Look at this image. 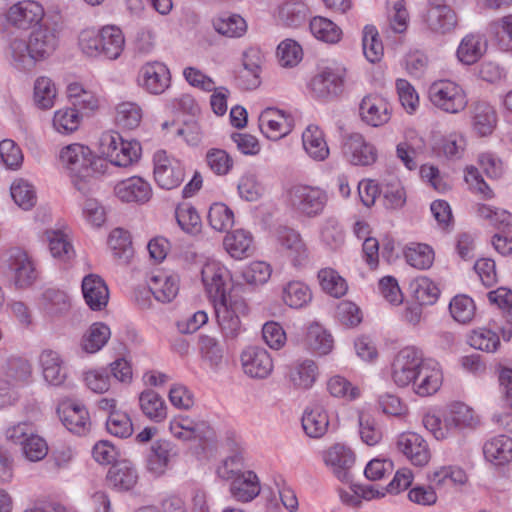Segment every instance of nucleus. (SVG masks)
Here are the masks:
<instances>
[{
  "mask_svg": "<svg viewBox=\"0 0 512 512\" xmlns=\"http://www.w3.org/2000/svg\"><path fill=\"white\" fill-rule=\"evenodd\" d=\"M98 164L127 169L137 164L142 157V144L136 138H125L115 129L102 131L95 142Z\"/></svg>",
  "mask_w": 512,
  "mask_h": 512,
  "instance_id": "obj_4",
  "label": "nucleus"
},
{
  "mask_svg": "<svg viewBox=\"0 0 512 512\" xmlns=\"http://www.w3.org/2000/svg\"><path fill=\"white\" fill-rule=\"evenodd\" d=\"M240 359L243 372L250 378L265 379L273 372V359L269 352L262 347L245 348Z\"/></svg>",
  "mask_w": 512,
  "mask_h": 512,
  "instance_id": "obj_25",
  "label": "nucleus"
},
{
  "mask_svg": "<svg viewBox=\"0 0 512 512\" xmlns=\"http://www.w3.org/2000/svg\"><path fill=\"white\" fill-rule=\"evenodd\" d=\"M301 423L308 437L321 438L327 433L329 428L330 417L328 410L320 404L310 405L304 410Z\"/></svg>",
  "mask_w": 512,
  "mask_h": 512,
  "instance_id": "obj_40",
  "label": "nucleus"
},
{
  "mask_svg": "<svg viewBox=\"0 0 512 512\" xmlns=\"http://www.w3.org/2000/svg\"><path fill=\"white\" fill-rule=\"evenodd\" d=\"M125 44L122 29L111 24L82 29L77 37L80 52L85 57L95 60H117L124 52Z\"/></svg>",
  "mask_w": 512,
  "mask_h": 512,
  "instance_id": "obj_5",
  "label": "nucleus"
},
{
  "mask_svg": "<svg viewBox=\"0 0 512 512\" xmlns=\"http://www.w3.org/2000/svg\"><path fill=\"white\" fill-rule=\"evenodd\" d=\"M59 47V36L55 29L40 25L26 35L15 33L7 37L4 46L5 58L17 69L27 64H37L51 58Z\"/></svg>",
  "mask_w": 512,
  "mask_h": 512,
  "instance_id": "obj_2",
  "label": "nucleus"
},
{
  "mask_svg": "<svg viewBox=\"0 0 512 512\" xmlns=\"http://www.w3.org/2000/svg\"><path fill=\"white\" fill-rule=\"evenodd\" d=\"M212 26L219 35L230 39L242 38L248 32L246 19L238 13H221L213 18Z\"/></svg>",
  "mask_w": 512,
  "mask_h": 512,
  "instance_id": "obj_44",
  "label": "nucleus"
},
{
  "mask_svg": "<svg viewBox=\"0 0 512 512\" xmlns=\"http://www.w3.org/2000/svg\"><path fill=\"white\" fill-rule=\"evenodd\" d=\"M496 124L497 115L493 106L486 102H479L474 105L471 115V126L477 136H490Z\"/></svg>",
  "mask_w": 512,
  "mask_h": 512,
  "instance_id": "obj_50",
  "label": "nucleus"
},
{
  "mask_svg": "<svg viewBox=\"0 0 512 512\" xmlns=\"http://www.w3.org/2000/svg\"><path fill=\"white\" fill-rule=\"evenodd\" d=\"M346 78L347 68L342 62L335 59L322 60L309 82V89L318 99H331L343 92Z\"/></svg>",
  "mask_w": 512,
  "mask_h": 512,
  "instance_id": "obj_7",
  "label": "nucleus"
},
{
  "mask_svg": "<svg viewBox=\"0 0 512 512\" xmlns=\"http://www.w3.org/2000/svg\"><path fill=\"white\" fill-rule=\"evenodd\" d=\"M355 459L352 449L342 443H335L322 452L324 464L340 481L349 480Z\"/></svg>",
  "mask_w": 512,
  "mask_h": 512,
  "instance_id": "obj_23",
  "label": "nucleus"
},
{
  "mask_svg": "<svg viewBox=\"0 0 512 512\" xmlns=\"http://www.w3.org/2000/svg\"><path fill=\"white\" fill-rule=\"evenodd\" d=\"M175 219L181 231L196 236L202 231V220L197 209L190 203H181L175 208Z\"/></svg>",
  "mask_w": 512,
  "mask_h": 512,
  "instance_id": "obj_61",
  "label": "nucleus"
},
{
  "mask_svg": "<svg viewBox=\"0 0 512 512\" xmlns=\"http://www.w3.org/2000/svg\"><path fill=\"white\" fill-rule=\"evenodd\" d=\"M326 389L333 398L349 402L358 400L362 395L360 387L342 375H333L328 378Z\"/></svg>",
  "mask_w": 512,
  "mask_h": 512,
  "instance_id": "obj_62",
  "label": "nucleus"
},
{
  "mask_svg": "<svg viewBox=\"0 0 512 512\" xmlns=\"http://www.w3.org/2000/svg\"><path fill=\"white\" fill-rule=\"evenodd\" d=\"M483 454L485 460L494 466L508 465L512 462V438L505 434L490 437L483 445Z\"/></svg>",
  "mask_w": 512,
  "mask_h": 512,
  "instance_id": "obj_37",
  "label": "nucleus"
},
{
  "mask_svg": "<svg viewBox=\"0 0 512 512\" xmlns=\"http://www.w3.org/2000/svg\"><path fill=\"white\" fill-rule=\"evenodd\" d=\"M107 247L112 256L121 262L126 263L133 256L131 236L128 231L122 228H115L110 231L107 237Z\"/></svg>",
  "mask_w": 512,
  "mask_h": 512,
  "instance_id": "obj_60",
  "label": "nucleus"
},
{
  "mask_svg": "<svg viewBox=\"0 0 512 512\" xmlns=\"http://www.w3.org/2000/svg\"><path fill=\"white\" fill-rule=\"evenodd\" d=\"M113 194L122 203L143 205L151 200L153 188L148 180L134 175L118 181Z\"/></svg>",
  "mask_w": 512,
  "mask_h": 512,
  "instance_id": "obj_21",
  "label": "nucleus"
},
{
  "mask_svg": "<svg viewBox=\"0 0 512 512\" xmlns=\"http://www.w3.org/2000/svg\"><path fill=\"white\" fill-rule=\"evenodd\" d=\"M426 359L422 352L415 347L408 346L401 349L391 365L393 383L400 388L413 385Z\"/></svg>",
  "mask_w": 512,
  "mask_h": 512,
  "instance_id": "obj_13",
  "label": "nucleus"
},
{
  "mask_svg": "<svg viewBox=\"0 0 512 512\" xmlns=\"http://www.w3.org/2000/svg\"><path fill=\"white\" fill-rule=\"evenodd\" d=\"M264 55L257 47H249L243 52L241 85L246 89H256L261 84Z\"/></svg>",
  "mask_w": 512,
  "mask_h": 512,
  "instance_id": "obj_34",
  "label": "nucleus"
},
{
  "mask_svg": "<svg viewBox=\"0 0 512 512\" xmlns=\"http://www.w3.org/2000/svg\"><path fill=\"white\" fill-rule=\"evenodd\" d=\"M41 373L46 383L51 386L63 385L68 377L61 355L53 350H44L39 356Z\"/></svg>",
  "mask_w": 512,
  "mask_h": 512,
  "instance_id": "obj_39",
  "label": "nucleus"
},
{
  "mask_svg": "<svg viewBox=\"0 0 512 512\" xmlns=\"http://www.w3.org/2000/svg\"><path fill=\"white\" fill-rule=\"evenodd\" d=\"M153 179L161 189L172 190L179 187L186 176L183 162L174 154L159 149L152 156Z\"/></svg>",
  "mask_w": 512,
  "mask_h": 512,
  "instance_id": "obj_11",
  "label": "nucleus"
},
{
  "mask_svg": "<svg viewBox=\"0 0 512 512\" xmlns=\"http://www.w3.org/2000/svg\"><path fill=\"white\" fill-rule=\"evenodd\" d=\"M60 91L55 80L47 75L37 76L31 86V105L41 112L52 110L59 101Z\"/></svg>",
  "mask_w": 512,
  "mask_h": 512,
  "instance_id": "obj_26",
  "label": "nucleus"
},
{
  "mask_svg": "<svg viewBox=\"0 0 512 512\" xmlns=\"http://www.w3.org/2000/svg\"><path fill=\"white\" fill-rule=\"evenodd\" d=\"M392 115L393 106L390 100L382 94H367L360 102V119L370 127L377 128L388 124Z\"/></svg>",
  "mask_w": 512,
  "mask_h": 512,
  "instance_id": "obj_19",
  "label": "nucleus"
},
{
  "mask_svg": "<svg viewBox=\"0 0 512 512\" xmlns=\"http://www.w3.org/2000/svg\"><path fill=\"white\" fill-rule=\"evenodd\" d=\"M396 447L413 466L425 467L431 461L432 454L427 440L416 432L400 433L396 440Z\"/></svg>",
  "mask_w": 512,
  "mask_h": 512,
  "instance_id": "obj_20",
  "label": "nucleus"
},
{
  "mask_svg": "<svg viewBox=\"0 0 512 512\" xmlns=\"http://www.w3.org/2000/svg\"><path fill=\"white\" fill-rule=\"evenodd\" d=\"M86 118L80 111L68 104L53 111L50 126L55 134L69 137L80 131Z\"/></svg>",
  "mask_w": 512,
  "mask_h": 512,
  "instance_id": "obj_29",
  "label": "nucleus"
},
{
  "mask_svg": "<svg viewBox=\"0 0 512 512\" xmlns=\"http://www.w3.org/2000/svg\"><path fill=\"white\" fill-rule=\"evenodd\" d=\"M113 118L115 124L122 130L133 131L140 127L144 110L138 102L121 101L114 107Z\"/></svg>",
  "mask_w": 512,
  "mask_h": 512,
  "instance_id": "obj_45",
  "label": "nucleus"
},
{
  "mask_svg": "<svg viewBox=\"0 0 512 512\" xmlns=\"http://www.w3.org/2000/svg\"><path fill=\"white\" fill-rule=\"evenodd\" d=\"M403 257L411 267L418 270H426L433 265L435 253L428 244L414 242L404 247Z\"/></svg>",
  "mask_w": 512,
  "mask_h": 512,
  "instance_id": "obj_57",
  "label": "nucleus"
},
{
  "mask_svg": "<svg viewBox=\"0 0 512 512\" xmlns=\"http://www.w3.org/2000/svg\"><path fill=\"white\" fill-rule=\"evenodd\" d=\"M111 335V329L106 323L94 322L82 333L78 341V348L84 355H95L108 344Z\"/></svg>",
  "mask_w": 512,
  "mask_h": 512,
  "instance_id": "obj_32",
  "label": "nucleus"
},
{
  "mask_svg": "<svg viewBox=\"0 0 512 512\" xmlns=\"http://www.w3.org/2000/svg\"><path fill=\"white\" fill-rule=\"evenodd\" d=\"M55 158L57 165L69 177L72 185L83 193L92 190L96 175L104 174V165L97 163L94 150L83 142L61 145Z\"/></svg>",
  "mask_w": 512,
  "mask_h": 512,
  "instance_id": "obj_3",
  "label": "nucleus"
},
{
  "mask_svg": "<svg viewBox=\"0 0 512 512\" xmlns=\"http://www.w3.org/2000/svg\"><path fill=\"white\" fill-rule=\"evenodd\" d=\"M428 99L438 110L447 114H458L468 106V95L464 87L450 79L436 80L428 88Z\"/></svg>",
  "mask_w": 512,
  "mask_h": 512,
  "instance_id": "obj_8",
  "label": "nucleus"
},
{
  "mask_svg": "<svg viewBox=\"0 0 512 512\" xmlns=\"http://www.w3.org/2000/svg\"><path fill=\"white\" fill-rule=\"evenodd\" d=\"M304 343L309 351L319 356L329 354L334 348L332 334L318 322L308 326Z\"/></svg>",
  "mask_w": 512,
  "mask_h": 512,
  "instance_id": "obj_47",
  "label": "nucleus"
},
{
  "mask_svg": "<svg viewBox=\"0 0 512 512\" xmlns=\"http://www.w3.org/2000/svg\"><path fill=\"white\" fill-rule=\"evenodd\" d=\"M168 429L172 437L178 441L200 442L192 450L193 456L199 462H206L213 457V451L206 447V443L215 439V431L207 420L178 414L170 419Z\"/></svg>",
  "mask_w": 512,
  "mask_h": 512,
  "instance_id": "obj_6",
  "label": "nucleus"
},
{
  "mask_svg": "<svg viewBox=\"0 0 512 512\" xmlns=\"http://www.w3.org/2000/svg\"><path fill=\"white\" fill-rule=\"evenodd\" d=\"M146 286L155 301L161 304L173 302L180 291V276L168 268H157L146 278Z\"/></svg>",
  "mask_w": 512,
  "mask_h": 512,
  "instance_id": "obj_17",
  "label": "nucleus"
},
{
  "mask_svg": "<svg viewBox=\"0 0 512 512\" xmlns=\"http://www.w3.org/2000/svg\"><path fill=\"white\" fill-rule=\"evenodd\" d=\"M443 383L442 365L434 359L427 358L413 383V392L419 397H430L440 391Z\"/></svg>",
  "mask_w": 512,
  "mask_h": 512,
  "instance_id": "obj_24",
  "label": "nucleus"
},
{
  "mask_svg": "<svg viewBox=\"0 0 512 512\" xmlns=\"http://www.w3.org/2000/svg\"><path fill=\"white\" fill-rule=\"evenodd\" d=\"M445 413L455 432L474 428L480 422L475 410L461 401L452 402Z\"/></svg>",
  "mask_w": 512,
  "mask_h": 512,
  "instance_id": "obj_51",
  "label": "nucleus"
},
{
  "mask_svg": "<svg viewBox=\"0 0 512 512\" xmlns=\"http://www.w3.org/2000/svg\"><path fill=\"white\" fill-rule=\"evenodd\" d=\"M65 97L70 106L87 118L96 114L103 106L101 94L93 86L80 80L67 82Z\"/></svg>",
  "mask_w": 512,
  "mask_h": 512,
  "instance_id": "obj_14",
  "label": "nucleus"
},
{
  "mask_svg": "<svg viewBox=\"0 0 512 512\" xmlns=\"http://www.w3.org/2000/svg\"><path fill=\"white\" fill-rule=\"evenodd\" d=\"M139 407L151 421L159 423L167 417L168 408L164 399L153 390H144L139 394Z\"/></svg>",
  "mask_w": 512,
  "mask_h": 512,
  "instance_id": "obj_58",
  "label": "nucleus"
},
{
  "mask_svg": "<svg viewBox=\"0 0 512 512\" xmlns=\"http://www.w3.org/2000/svg\"><path fill=\"white\" fill-rule=\"evenodd\" d=\"M302 147L315 161H323L329 156V147L323 131L315 124H309L302 132Z\"/></svg>",
  "mask_w": 512,
  "mask_h": 512,
  "instance_id": "obj_46",
  "label": "nucleus"
},
{
  "mask_svg": "<svg viewBox=\"0 0 512 512\" xmlns=\"http://www.w3.org/2000/svg\"><path fill=\"white\" fill-rule=\"evenodd\" d=\"M206 219L213 231L228 232L235 224V213L226 203L217 201L209 206Z\"/></svg>",
  "mask_w": 512,
  "mask_h": 512,
  "instance_id": "obj_56",
  "label": "nucleus"
},
{
  "mask_svg": "<svg viewBox=\"0 0 512 512\" xmlns=\"http://www.w3.org/2000/svg\"><path fill=\"white\" fill-rule=\"evenodd\" d=\"M45 238L53 258L65 261L73 254V247L69 242L68 233L62 228L46 230Z\"/></svg>",
  "mask_w": 512,
  "mask_h": 512,
  "instance_id": "obj_63",
  "label": "nucleus"
},
{
  "mask_svg": "<svg viewBox=\"0 0 512 512\" xmlns=\"http://www.w3.org/2000/svg\"><path fill=\"white\" fill-rule=\"evenodd\" d=\"M487 48L488 43L483 35L469 33L460 40L456 49V58L461 64L470 66L485 55Z\"/></svg>",
  "mask_w": 512,
  "mask_h": 512,
  "instance_id": "obj_38",
  "label": "nucleus"
},
{
  "mask_svg": "<svg viewBox=\"0 0 512 512\" xmlns=\"http://www.w3.org/2000/svg\"><path fill=\"white\" fill-rule=\"evenodd\" d=\"M272 273L273 268L270 263L254 260L241 268L240 277L246 286L257 289L269 282Z\"/></svg>",
  "mask_w": 512,
  "mask_h": 512,
  "instance_id": "obj_54",
  "label": "nucleus"
},
{
  "mask_svg": "<svg viewBox=\"0 0 512 512\" xmlns=\"http://www.w3.org/2000/svg\"><path fill=\"white\" fill-rule=\"evenodd\" d=\"M161 130L165 135L179 139L191 148L200 147L205 138L201 124L193 118L183 120L181 123L174 120L164 121L161 124Z\"/></svg>",
  "mask_w": 512,
  "mask_h": 512,
  "instance_id": "obj_27",
  "label": "nucleus"
},
{
  "mask_svg": "<svg viewBox=\"0 0 512 512\" xmlns=\"http://www.w3.org/2000/svg\"><path fill=\"white\" fill-rule=\"evenodd\" d=\"M12 281L19 288L31 286L36 278L35 264L25 251L15 250L11 254Z\"/></svg>",
  "mask_w": 512,
  "mask_h": 512,
  "instance_id": "obj_43",
  "label": "nucleus"
},
{
  "mask_svg": "<svg viewBox=\"0 0 512 512\" xmlns=\"http://www.w3.org/2000/svg\"><path fill=\"white\" fill-rule=\"evenodd\" d=\"M222 247L233 260H245L254 253V236L244 228L228 231L222 240Z\"/></svg>",
  "mask_w": 512,
  "mask_h": 512,
  "instance_id": "obj_28",
  "label": "nucleus"
},
{
  "mask_svg": "<svg viewBox=\"0 0 512 512\" xmlns=\"http://www.w3.org/2000/svg\"><path fill=\"white\" fill-rule=\"evenodd\" d=\"M317 279L321 289L334 298H341L348 292L346 279L333 268L319 270Z\"/></svg>",
  "mask_w": 512,
  "mask_h": 512,
  "instance_id": "obj_64",
  "label": "nucleus"
},
{
  "mask_svg": "<svg viewBox=\"0 0 512 512\" xmlns=\"http://www.w3.org/2000/svg\"><path fill=\"white\" fill-rule=\"evenodd\" d=\"M423 21L431 32L444 34L456 27L457 16L448 5L433 4L424 14Z\"/></svg>",
  "mask_w": 512,
  "mask_h": 512,
  "instance_id": "obj_36",
  "label": "nucleus"
},
{
  "mask_svg": "<svg viewBox=\"0 0 512 512\" xmlns=\"http://www.w3.org/2000/svg\"><path fill=\"white\" fill-rule=\"evenodd\" d=\"M427 480L436 488H459L468 483L469 476L459 465H440L427 473Z\"/></svg>",
  "mask_w": 512,
  "mask_h": 512,
  "instance_id": "obj_35",
  "label": "nucleus"
},
{
  "mask_svg": "<svg viewBox=\"0 0 512 512\" xmlns=\"http://www.w3.org/2000/svg\"><path fill=\"white\" fill-rule=\"evenodd\" d=\"M383 206L388 210H399L407 202V192L402 181L396 177L384 179L381 183Z\"/></svg>",
  "mask_w": 512,
  "mask_h": 512,
  "instance_id": "obj_55",
  "label": "nucleus"
},
{
  "mask_svg": "<svg viewBox=\"0 0 512 512\" xmlns=\"http://www.w3.org/2000/svg\"><path fill=\"white\" fill-rule=\"evenodd\" d=\"M232 272L216 258H208L201 266L200 280L211 302L219 331L224 339L234 340L246 331L243 318L250 312L247 301L227 289Z\"/></svg>",
  "mask_w": 512,
  "mask_h": 512,
  "instance_id": "obj_1",
  "label": "nucleus"
},
{
  "mask_svg": "<svg viewBox=\"0 0 512 512\" xmlns=\"http://www.w3.org/2000/svg\"><path fill=\"white\" fill-rule=\"evenodd\" d=\"M82 295L92 311L104 310L109 302V289L104 279L97 274H88L82 279Z\"/></svg>",
  "mask_w": 512,
  "mask_h": 512,
  "instance_id": "obj_30",
  "label": "nucleus"
},
{
  "mask_svg": "<svg viewBox=\"0 0 512 512\" xmlns=\"http://www.w3.org/2000/svg\"><path fill=\"white\" fill-rule=\"evenodd\" d=\"M318 377V366L313 360L309 359L294 365L288 375L291 386L302 391L311 389L317 382Z\"/></svg>",
  "mask_w": 512,
  "mask_h": 512,
  "instance_id": "obj_52",
  "label": "nucleus"
},
{
  "mask_svg": "<svg viewBox=\"0 0 512 512\" xmlns=\"http://www.w3.org/2000/svg\"><path fill=\"white\" fill-rule=\"evenodd\" d=\"M46 15L44 6L36 0H18L0 17V26L17 30H31L42 25Z\"/></svg>",
  "mask_w": 512,
  "mask_h": 512,
  "instance_id": "obj_10",
  "label": "nucleus"
},
{
  "mask_svg": "<svg viewBox=\"0 0 512 512\" xmlns=\"http://www.w3.org/2000/svg\"><path fill=\"white\" fill-rule=\"evenodd\" d=\"M176 454L175 449L169 442H156L148 458V471L155 476L164 475L170 468Z\"/></svg>",
  "mask_w": 512,
  "mask_h": 512,
  "instance_id": "obj_53",
  "label": "nucleus"
},
{
  "mask_svg": "<svg viewBox=\"0 0 512 512\" xmlns=\"http://www.w3.org/2000/svg\"><path fill=\"white\" fill-rule=\"evenodd\" d=\"M261 491L260 480L253 471L237 474L230 484V494L238 502L247 503L255 499Z\"/></svg>",
  "mask_w": 512,
  "mask_h": 512,
  "instance_id": "obj_42",
  "label": "nucleus"
},
{
  "mask_svg": "<svg viewBox=\"0 0 512 512\" xmlns=\"http://www.w3.org/2000/svg\"><path fill=\"white\" fill-rule=\"evenodd\" d=\"M258 122L261 134L271 141L285 138L295 126L293 114L277 107L263 109L259 114Z\"/></svg>",
  "mask_w": 512,
  "mask_h": 512,
  "instance_id": "obj_16",
  "label": "nucleus"
},
{
  "mask_svg": "<svg viewBox=\"0 0 512 512\" xmlns=\"http://www.w3.org/2000/svg\"><path fill=\"white\" fill-rule=\"evenodd\" d=\"M136 84L149 95H162L172 86L171 70L163 61H146L138 69Z\"/></svg>",
  "mask_w": 512,
  "mask_h": 512,
  "instance_id": "obj_12",
  "label": "nucleus"
},
{
  "mask_svg": "<svg viewBox=\"0 0 512 512\" xmlns=\"http://www.w3.org/2000/svg\"><path fill=\"white\" fill-rule=\"evenodd\" d=\"M344 160L352 166L368 167L378 161V149L364 135L355 133L346 138L342 145Z\"/></svg>",
  "mask_w": 512,
  "mask_h": 512,
  "instance_id": "obj_18",
  "label": "nucleus"
},
{
  "mask_svg": "<svg viewBox=\"0 0 512 512\" xmlns=\"http://www.w3.org/2000/svg\"><path fill=\"white\" fill-rule=\"evenodd\" d=\"M410 295L420 306H432L439 300L441 289L431 278L419 276L410 283Z\"/></svg>",
  "mask_w": 512,
  "mask_h": 512,
  "instance_id": "obj_49",
  "label": "nucleus"
},
{
  "mask_svg": "<svg viewBox=\"0 0 512 512\" xmlns=\"http://www.w3.org/2000/svg\"><path fill=\"white\" fill-rule=\"evenodd\" d=\"M57 414L61 423L67 430L76 435H85L91 428V419L85 405L63 400L57 407Z\"/></svg>",
  "mask_w": 512,
  "mask_h": 512,
  "instance_id": "obj_22",
  "label": "nucleus"
},
{
  "mask_svg": "<svg viewBox=\"0 0 512 512\" xmlns=\"http://www.w3.org/2000/svg\"><path fill=\"white\" fill-rule=\"evenodd\" d=\"M282 301L293 309H300L308 305L312 300L310 287L298 280L289 281L282 289Z\"/></svg>",
  "mask_w": 512,
  "mask_h": 512,
  "instance_id": "obj_59",
  "label": "nucleus"
},
{
  "mask_svg": "<svg viewBox=\"0 0 512 512\" xmlns=\"http://www.w3.org/2000/svg\"><path fill=\"white\" fill-rule=\"evenodd\" d=\"M327 192L319 186L299 185L291 191V205L301 216L313 218L324 211Z\"/></svg>",
  "mask_w": 512,
  "mask_h": 512,
  "instance_id": "obj_15",
  "label": "nucleus"
},
{
  "mask_svg": "<svg viewBox=\"0 0 512 512\" xmlns=\"http://www.w3.org/2000/svg\"><path fill=\"white\" fill-rule=\"evenodd\" d=\"M106 480L117 491H130L138 483V473L130 462L123 461L109 469Z\"/></svg>",
  "mask_w": 512,
  "mask_h": 512,
  "instance_id": "obj_48",
  "label": "nucleus"
},
{
  "mask_svg": "<svg viewBox=\"0 0 512 512\" xmlns=\"http://www.w3.org/2000/svg\"><path fill=\"white\" fill-rule=\"evenodd\" d=\"M277 241L282 253L294 266H300L307 261L308 248L298 231L283 228L278 232Z\"/></svg>",
  "mask_w": 512,
  "mask_h": 512,
  "instance_id": "obj_31",
  "label": "nucleus"
},
{
  "mask_svg": "<svg viewBox=\"0 0 512 512\" xmlns=\"http://www.w3.org/2000/svg\"><path fill=\"white\" fill-rule=\"evenodd\" d=\"M308 28L316 41L326 45H337L344 39V30L341 25L326 16L311 17Z\"/></svg>",
  "mask_w": 512,
  "mask_h": 512,
  "instance_id": "obj_33",
  "label": "nucleus"
},
{
  "mask_svg": "<svg viewBox=\"0 0 512 512\" xmlns=\"http://www.w3.org/2000/svg\"><path fill=\"white\" fill-rule=\"evenodd\" d=\"M9 194L14 205L24 212L33 210L37 205V188L33 182L24 177H15L12 180Z\"/></svg>",
  "mask_w": 512,
  "mask_h": 512,
  "instance_id": "obj_41",
  "label": "nucleus"
},
{
  "mask_svg": "<svg viewBox=\"0 0 512 512\" xmlns=\"http://www.w3.org/2000/svg\"><path fill=\"white\" fill-rule=\"evenodd\" d=\"M6 438L18 444L22 457L32 463L43 460L49 452L47 441L35 432L30 422H19L10 426L6 430Z\"/></svg>",
  "mask_w": 512,
  "mask_h": 512,
  "instance_id": "obj_9",
  "label": "nucleus"
}]
</instances>
